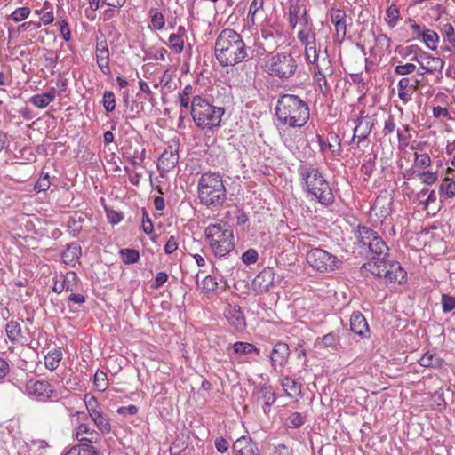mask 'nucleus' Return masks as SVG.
<instances>
[{"mask_svg": "<svg viewBox=\"0 0 455 455\" xmlns=\"http://www.w3.org/2000/svg\"><path fill=\"white\" fill-rule=\"evenodd\" d=\"M214 54L219 64L223 68L235 66L248 56L242 36L229 28L223 29L217 36Z\"/></svg>", "mask_w": 455, "mask_h": 455, "instance_id": "f257e3e1", "label": "nucleus"}, {"mask_svg": "<svg viewBox=\"0 0 455 455\" xmlns=\"http://www.w3.org/2000/svg\"><path fill=\"white\" fill-rule=\"evenodd\" d=\"M275 115L281 124L301 128L307 123L310 110L307 103L298 95L282 94L277 100Z\"/></svg>", "mask_w": 455, "mask_h": 455, "instance_id": "f03ea898", "label": "nucleus"}, {"mask_svg": "<svg viewBox=\"0 0 455 455\" xmlns=\"http://www.w3.org/2000/svg\"><path fill=\"white\" fill-rule=\"evenodd\" d=\"M197 197L202 205L212 211L222 207L228 199L222 174L217 172L203 173L197 183Z\"/></svg>", "mask_w": 455, "mask_h": 455, "instance_id": "7ed1b4c3", "label": "nucleus"}, {"mask_svg": "<svg viewBox=\"0 0 455 455\" xmlns=\"http://www.w3.org/2000/svg\"><path fill=\"white\" fill-rule=\"evenodd\" d=\"M299 173L305 182V191L315 196L324 206L331 205L335 197L329 182L319 169L307 164L299 167Z\"/></svg>", "mask_w": 455, "mask_h": 455, "instance_id": "20e7f679", "label": "nucleus"}, {"mask_svg": "<svg viewBox=\"0 0 455 455\" xmlns=\"http://www.w3.org/2000/svg\"><path fill=\"white\" fill-rule=\"evenodd\" d=\"M190 113L196 125L200 129H212L220 126L224 108L215 107L200 95L193 96Z\"/></svg>", "mask_w": 455, "mask_h": 455, "instance_id": "39448f33", "label": "nucleus"}, {"mask_svg": "<svg viewBox=\"0 0 455 455\" xmlns=\"http://www.w3.org/2000/svg\"><path fill=\"white\" fill-rule=\"evenodd\" d=\"M205 238L216 257H224L235 248L234 231L227 222L210 224L205 228Z\"/></svg>", "mask_w": 455, "mask_h": 455, "instance_id": "423d86ee", "label": "nucleus"}, {"mask_svg": "<svg viewBox=\"0 0 455 455\" xmlns=\"http://www.w3.org/2000/svg\"><path fill=\"white\" fill-rule=\"evenodd\" d=\"M267 73L280 78L281 80H288L291 78L298 68V64L291 53L280 52L274 54L267 61Z\"/></svg>", "mask_w": 455, "mask_h": 455, "instance_id": "0eeeda50", "label": "nucleus"}, {"mask_svg": "<svg viewBox=\"0 0 455 455\" xmlns=\"http://www.w3.org/2000/svg\"><path fill=\"white\" fill-rule=\"evenodd\" d=\"M306 258L309 266L320 273L333 272L340 268L343 264L336 255L319 247L308 251Z\"/></svg>", "mask_w": 455, "mask_h": 455, "instance_id": "6e6552de", "label": "nucleus"}, {"mask_svg": "<svg viewBox=\"0 0 455 455\" xmlns=\"http://www.w3.org/2000/svg\"><path fill=\"white\" fill-rule=\"evenodd\" d=\"M26 392L37 401L46 402L55 395V390L46 380L29 379L26 384Z\"/></svg>", "mask_w": 455, "mask_h": 455, "instance_id": "1a4fd4ad", "label": "nucleus"}, {"mask_svg": "<svg viewBox=\"0 0 455 455\" xmlns=\"http://www.w3.org/2000/svg\"><path fill=\"white\" fill-rule=\"evenodd\" d=\"M328 15L335 27L334 41L341 43L347 36V13L343 9L331 8Z\"/></svg>", "mask_w": 455, "mask_h": 455, "instance_id": "9d476101", "label": "nucleus"}, {"mask_svg": "<svg viewBox=\"0 0 455 455\" xmlns=\"http://www.w3.org/2000/svg\"><path fill=\"white\" fill-rule=\"evenodd\" d=\"M251 400L254 403L262 401V409L265 413H267L269 408L275 403L276 395L271 386L259 385L253 388Z\"/></svg>", "mask_w": 455, "mask_h": 455, "instance_id": "9b49d317", "label": "nucleus"}, {"mask_svg": "<svg viewBox=\"0 0 455 455\" xmlns=\"http://www.w3.org/2000/svg\"><path fill=\"white\" fill-rule=\"evenodd\" d=\"M179 148L177 145H169L158 158L157 169L160 172H169L179 163Z\"/></svg>", "mask_w": 455, "mask_h": 455, "instance_id": "f8f14e48", "label": "nucleus"}, {"mask_svg": "<svg viewBox=\"0 0 455 455\" xmlns=\"http://www.w3.org/2000/svg\"><path fill=\"white\" fill-rule=\"evenodd\" d=\"M312 64L314 65V76H321L324 78V76L333 75L334 70L327 50L324 51L323 55L318 54L316 50H314Z\"/></svg>", "mask_w": 455, "mask_h": 455, "instance_id": "ddd939ff", "label": "nucleus"}, {"mask_svg": "<svg viewBox=\"0 0 455 455\" xmlns=\"http://www.w3.org/2000/svg\"><path fill=\"white\" fill-rule=\"evenodd\" d=\"M275 270L273 267H265L252 281L253 290L258 293L268 292L274 284Z\"/></svg>", "mask_w": 455, "mask_h": 455, "instance_id": "4468645a", "label": "nucleus"}, {"mask_svg": "<svg viewBox=\"0 0 455 455\" xmlns=\"http://www.w3.org/2000/svg\"><path fill=\"white\" fill-rule=\"evenodd\" d=\"M232 449L237 455H260L258 443L249 435H243L235 440Z\"/></svg>", "mask_w": 455, "mask_h": 455, "instance_id": "2eb2a0df", "label": "nucleus"}, {"mask_svg": "<svg viewBox=\"0 0 455 455\" xmlns=\"http://www.w3.org/2000/svg\"><path fill=\"white\" fill-rule=\"evenodd\" d=\"M390 265L391 261L385 259L379 260H368V262L364 263L360 271L362 275L364 274V271H368L375 276L384 277L387 281V274L386 272H390Z\"/></svg>", "mask_w": 455, "mask_h": 455, "instance_id": "dca6fc26", "label": "nucleus"}, {"mask_svg": "<svg viewBox=\"0 0 455 455\" xmlns=\"http://www.w3.org/2000/svg\"><path fill=\"white\" fill-rule=\"evenodd\" d=\"M290 348L289 346L282 341L277 342L272 349L270 354L271 364L274 368H283L289 358Z\"/></svg>", "mask_w": 455, "mask_h": 455, "instance_id": "f3484780", "label": "nucleus"}, {"mask_svg": "<svg viewBox=\"0 0 455 455\" xmlns=\"http://www.w3.org/2000/svg\"><path fill=\"white\" fill-rule=\"evenodd\" d=\"M95 52L99 68L103 74L109 75V50L106 39L97 42Z\"/></svg>", "mask_w": 455, "mask_h": 455, "instance_id": "a211bd4d", "label": "nucleus"}, {"mask_svg": "<svg viewBox=\"0 0 455 455\" xmlns=\"http://www.w3.org/2000/svg\"><path fill=\"white\" fill-rule=\"evenodd\" d=\"M367 246L371 255L369 260L385 259L389 255V248L379 235L373 239Z\"/></svg>", "mask_w": 455, "mask_h": 455, "instance_id": "6ab92c4d", "label": "nucleus"}, {"mask_svg": "<svg viewBox=\"0 0 455 455\" xmlns=\"http://www.w3.org/2000/svg\"><path fill=\"white\" fill-rule=\"evenodd\" d=\"M78 281L79 278L76 273L74 271H68L63 276V279L60 283L57 280H55L54 285L52 290L56 293H60L63 291H73L76 288Z\"/></svg>", "mask_w": 455, "mask_h": 455, "instance_id": "aec40b11", "label": "nucleus"}, {"mask_svg": "<svg viewBox=\"0 0 455 455\" xmlns=\"http://www.w3.org/2000/svg\"><path fill=\"white\" fill-rule=\"evenodd\" d=\"M225 317L228 323L237 331H243L245 328V318L241 307L234 306L225 310Z\"/></svg>", "mask_w": 455, "mask_h": 455, "instance_id": "412c9836", "label": "nucleus"}, {"mask_svg": "<svg viewBox=\"0 0 455 455\" xmlns=\"http://www.w3.org/2000/svg\"><path fill=\"white\" fill-rule=\"evenodd\" d=\"M350 329L351 331L361 336L364 337L369 332V325L364 315L359 312H354L350 317Z\"/></svg>", "mask_w": 455, "mask_h": 455, "instance_id": "4be33fe9", "label": "nucleus"}, {"mask_svg": "<svg viewBox=\"0 0 455 455\" xmlns=\"http://www.w3.org/2000/svg\"><path fill=\"white\" fill-rule=\"evenodd\" d=\"M419 60L423 61V66H420L425 72L433 74L435 71H440L443 68L444 62L438 57H434L427 52L420 53Z\"/></svg>", "mask_w": 455, "mask_h": 455, "instance_id": "5701e85b", "label": "nucleus"}, {"mask_svg": "<svg viewBox=\"0 0 455 455\" xmlns=\"http://www.w3.org/2000/svg\"><path fill=\"white\" fill-rule=\"evenodd\" d=\"M372 125L373 124L371 122V119L368 116L358 119L357 124L354 129V135L352 140H355V139L357 138V144L364 140L371 133Z\"/></svg>", "mask_w": 455, "mask_h": 455, "instance_id": "b1692460", "label": "nucleus"}, {"mask_svg": "<svg viewBox=\"0 0 455 455\" xmlns=\"http://www.w3.org/2000/svg\"><path fill=\"white\" fill-rule=\"evenodd\" d=\"M81 256V246L77 243L72 242L67 245L65 251L61 254V259L65 264H74L79 260Z\"/></svg>", "mask_w": 455, "mask_h": 455, "instance_id": "393cba45", "label": "nucleus"}, {"mask_svg": "<svg viewBox=\"0 0 455 455\" xmlns=\"http://www.w3.org/2000/svg\"><path fill=\"white\" fill-rule=\"evenodd\" d=\"M355 234L358 243L362 246H367L379 235L372 228L363 225H358Z\"/></svg>", "mask_w": 455, "mask_h": 455, "instance_id": "a878e982", "label": "nucleus"}, {"mask_svg": "<svg viewBox=\"0 0 455 455\" xmlns=\"http://www.w3.org/2000/svg\"><path fill=\"white\" fill-rule=\"evenodd\" d=\"M395 52L402 58H408L411 55H413L411 60L417 61L420 66H423V61L419 60L420 53H422L423 51L417 44L408 46L397 45Z\"/></svg>", "mask_w": 455, "mask_h": 455, "instance_id": "bb28decb", "label": "nucleus"}, {"mask_svg": "<svg viewBox=\"0 0 455 455\" xmlns=\"http://www.w3.org/2000/svg\"><path fill=\"white\" fill-rule=\"evenodd\" d=\"M56 97V92L54 88H52L50 91L38 93L32 96L29 100V102L38 108H46L52 101L54 100Z\"/></svg>", "mask_w": 455, "mask_h": 455, "instance_id": "cd10ccee", "label": "nucleus"}, {"mask_svg": "<svg viewBox=\"0 0 455 455\" xmlns=\"http://www.w3.org/2000/svg\"><path fill=\"white\" fill-rule=\"evenodd\" d=\"M390 272H386L387 274V282L389 283H402L407 279L406 271L401 267L400 263L397 261H391L390 265Z\"/></svg>", "mask_w": 455, "mask_h": 455, "instance_id": "c85d7f7f", "label": "nucleus"}, {"mask_svg": "<svg viewBox=\"0 0 455 455\" xmlns=\"http://www.w3.org/2000/svg\"><path fill=\"white\" fill-rule=\"evenodd\" d=\"M91 419L102 434H108L111 432V424L108 417L105 415L102 411L93 413Z\"/></svg>", "mask_w": 455, "mask_h": 455, "instance_id": "c756f323", "label": "nucleus"}, {"mask_svg": "<svg viewBox=\"0 0 455 455\" xmlns=\"http://www.w3.org/2000/svg\"><path fill=\"white\" fill-rule=\"evenodd\" d=\"M62 359V352L60 348H55L53 351L49 352L44 357L45 367L50 371H54L59 367L60 362Z\"/></svg>", "mask_w": 455, "mask_h": 455, "instance_id": "7c9ffc66", "label": "nucleus"}, {"mask_svg": "<svg viewBox=\"0 0 455 455\" xmlns=\"http://www.w3.org/2000/svg\"><path fill=\"white\" fill-rule=\"evenodd\" d=\"M5 332H6L8 339L12 343L19 341L22 337L21 326L16 321H10L6 323Z\"/></svg>", "mask_w": 455, "mask_h": 455, "instance_id": "2f4dec72", "label": "nucleus"}, {"mask_svg": "<svg viewBox=\"0 0 455 455\" xmlns=\"http://www.w3.org/2000/svg\"><path fill=\"white\" fill-rule=\"evenodd\" d=\"M232 347L234 352L239 355H249L251 353L259 355V349L251 343L237 341Z\"/></svg>", "mask_w": 455, "mask_h": 455, "instance_id": "473e14b6", "label": "nucleus"}, {"mask_svg": "<svg viewBox=\"0 0 455 455\" xmlns=\"http://www.w3.org/2000/svg\"><path fill=\"white\" fill-rule=\"evenodd\" d=\"M439 194L441 197L453 198L455 196V181L449 177H445L439 186Z\"/></svg>", "mask_w": 455, "mask_h": 455, "instance_id": "72a5a7b5", "label": "nucleus"}, {"mask_svg": "<svg viewBox=\"0 0 455 455\" xmlns=\"http://www.w3.org/2000/svg\"><path fill=\"white\" fill-rule=\"evenodd\" d=\"M80 443L76 444L77 451H80L79 455H96V449L92 445L94 443V438H82L79 439Z\"/></svg>", "mask_w": 455, "mask_h": 455, "instance_id": "f704fd0d", "label": "nucleus"}, {"mask_svg": "<svg viewBox=\"0 0 455 455\" xmlns=\"http://www.w3.org/2000/svg\"><path fill=\"white\" fill-rule=\"evenodd\" d=\"M390 204L391 203H388L387 206H389ZM371 212H373L374 215L379 219H386L389 215L390 209L385 206L383 198L378 197L371 206Z\"/></svg>", "mask_w": 455, "mask_h": 455, "instance_id": "c9c22d12", "label": "nucleus"}, {"mask_svg": "<svg viewBox=\"0 0 455 455\" xmlns=\"http://www.w3.org/2000/svg\"><path fill=\"white\" fill-rule=\"evenodd\" d=\"M282 387L289 396L299 395L301 392L300 385L290 377H285L282 380Z\"/></svg>", "mask_w": 455, "mask_h": 455, "instance_id": "e433bc0d", "label": "nucleus"}, {"mask_svg": "<svg viewBox=\"0 0 455 455\" xmlns=\"http://www.w3.org/2000/svg\"><path fill=\"white\" fill-rule=\"evenodd\" d=\"M386 15H387L386 20H387V25L390 28L395 27L397 25L399 20L401 19L400 10L395 4H393L387 7V9L386 11Z\"/></svg>", "mask_w": 455, "mask_h": 455, "instance_id": "4c0bfd02", "label": "nucleus"}, {"mask_svg": "<svg viewBox=\"0 0 455 455\" xmlns=\"http://www.w3.org/2000/svg\"><path fill=\"white\" fill-rule=\"evenodd\" d=\"M120 255L123 262L126 265L136 263L140 259V252L135 249H121Z\"/></svg>", "mask_w": 455, "mask_h": 455, "instance_id": "58836bf2", "label": "nucleus"}, {"mask_svg": "<svg viewBox=\"0 0 455 455\" xmlns=\"http://www.w3.org/2000/svg\"><path fill=\"white\" fill-rule=\"evenodd\" d=\"M422 38L425 42L426 45L430 50H435L436 49V44L439 41V36L435 31L430 30V29H425L422 31Z\"/></svg>", "mask_w": 455, "mask_h": 455, "instance_id": "ea45409f", "label": "nucleus"}, {"mask_svg": "<svg viewBox=\"0 0 455 455\" xmlns=\"http://www.w3.org/2000/svg\"><path fill=\"white\" fill-rule=\"evenodd\" d=\"M321 343L323 347L337 350L339 344V336L334 332H329L321 339Z\"/></svg>", "mask_w": 455, "mask_h": 455, "instance_id": "a19ab883", "label": "nucleus"}, {"mask_svg": "<svg viewBox=\"0 0 455 455\" xmlns=\"http://www.w3.org/2000/svg\"><path fill=\"white\" fill-rule=\"evenodd\" d=\"M443 32L445 35V39L451 44V46H446L445 50L449 52L455 51V30L451 23L443 25Z\"/></svg>", "mask_w": 455, "mask_h": 455, "instance_id": "79ce46f5", "label": "nucleus"}, {"mask_svg": "<svg viewBox=\"0 0 455 455\" xmlns=\"http://www.w3.org/2000/svg\"><path fill=\"white\" fill-rule=\"evenodd\" d=\"M84 221L83 217H78L77 219L75 217H70L68 221V232L73 237H76L78 234L81 232L83 226L82 222Z\"/></svg>", "mask_w": 455, "mask_h": 455, "instance_id": "37998d69", "label": "nucleus"}, {"mask_svg": "<svg viewBox=\"0 0 455 455\" xmlns=\"http://www.w3.org/2000/svg\"><path fill=\"white\" fill-rule=\"evenodd\" d=\"M194 92V88L192 85H186L182 92L179 93L180 107L186 109H188L191 107L190 104V97Z\"/></svg>", "mask_w": 455, "mask_h": 455, "instance_id": "c03bdc74", "label": "nucleus"}, {"mask_svg": "<svg viewBox=\"0 0 455 455\" xmlns=\"http://www.w3.org/2000/svg\"><path fill=\"white\" fill-rule=\"evenodd\" d=\"M305 423V416L300 412H292L286 419V426L289 428H299Z\"/></svg>", "mask_w": 455, "mask_h": 455, "instance_id": "a18cd8bd", "label": "nucleus"}, {"mask_svg": "<svg viewBox=\"0 0 455 455\" xmlns=\"http://www.w3.org/2000/svg\"><path fill=\"white\" fill-rule=\"evenodd\" d=\"M84 402L90 417L101 410L96 398L92 394H85Z\"/></svg>", "mask_w": 455, "mask_h": 455, "instance_id": "49530a36", "label": "nucleus"}, {"mask_svg": "<svg viewBox=\"0 0 455 455\" xmlns=\"http://www.w3.org/2000/svg\"><path fill=\"white\" fill-rule=\"evenodd\" d=\"M102 104L105 110L109 113L116 108V97L113 92L106 91L103 94Z\"/></svg>", "mask_w": 455, "mask_h": 455, "instance_id": "de8ad7c7", "label": "nucleus"}, {"mask_svg": "<svg viewBox=\"0 0 455 455\" xmlns=\"http://www.w3.org/2000/svg\"><path fill=\"white\" fill-rule=\"evenodd\" d=\"M169 43L172 49L177 53H180L184 48V40L181 38V35L171 34L169 36Z\"/></svg>", "mask_w": 455, "mask_h": 455, "instance_id": "09e8293b", "label": "nucleus"}, {"mask_svg": "<svg viewBox=\"0 0 455 455\" xmlns=\"http://www.w3.org/2000/svg\"><path fill=\"white\" fill-rule=\"evenodd\" d=\"M234 221H235L236 225H244L248 221V216L243 208L234 204Z\"/></svg>", "mask_w": 455, "mask_h": 455, "instance_id": "8fccbe9b", "label": "nucleus"}, {"mask_svg": "<svg viewBox=\"0 0 455 455\" xmlns=\"http://www.w3.org/2000/svg\"><path fill=\"white\" fill-rule=\"evenodd\" d=\"M29 14L30 9L28 7H20L12 12L10 18L15 22H20L27 19Z\"/></svg>", "mask_w": 455, "mask_h": 455, "instance_id": "3c124183", "label": "nucleus"}, {"mask_svg": "<svg viewBox=\"0 0 455 455\" xmlns=\"http://www.w3.org/2000/svg\"><path fill=\"white\" fill-rule=\"evenodd\" d=\"M441 302L443 313H449L455 308V297L453 296L443 294Z\"/></svg>", "mask_w": 455, "mask_h": 455, "instance_id": "603ef678", "label": "nucleus"}, {"mask_svg": "<svg viewBox=\"0 0 455 455\" xmlns=\"http://www.w3.org/2000/svg\"><path fill=\"white\" fill-rule=\"evenodd\" d=\"M94 384L100 390L104 391L108 387V379L106 373L101 371H97L94 374Z\"/></svg>", "mask_w": 455, "mask_h": 455, "instance_id": "864d4df0", "label": "nucleus"}, {"mask_svg": "<svg viewBox=\"0 0 455 455\" xmlns=\"http://www.w3.org/2000/svg\"><path fill=\"white\" fill-rule=\"evenodd\" d=\"M218 288L216 278L212 275H207L203 280L202 289L205 293L215 291Z\"/></svg>", "mask_w": 455, "mask_h": 455, "instance_id": "5fc2aeb1", "label": "nucleus"}, {"mask_svg": "<svg viewBox=\"0 0 455 455\" xmlns=\"http://www.w3.org/2000/svg\"><path fill=\"white\" fill-rule=\"evenodd\" d=\"M300 7L298 4H291L289 8V23L294 28L298 23Z\"/></svg>", "mask_w": 455, "mask_h": 455, "instance_id": "6e6d98bb", "label": "nucleus"}, {"mask_svg": "<svg viewBox=\"0 0 455 455\" xmlns=\"http://www.w3.org/2000/svg\"><path fill=\"white\" fill-rule=\"evenodd\" d=\"M259 258L258 251L255 249H249L242 255V260L246 265L254 264Z\"/></svg>", "mask_w": 455, "mask_h": 455, "instance_id": "4d7b16f0", "label": "nucleus"}, {"mask_svg": "<svg viewBox=\"0 0 455 455\" xmlns=\"http://www.w3.org/2000/svg\"><path fill=\"white\" fill-rule=\"evenodd\" d=\"M416 70L413 63L400 64L395 67V73L400 76L410 75Z\"/></svg>", "mask_w": 455, "mask_h": 455, "instance_id": "13d9d810", "label": "nucleus"}, {"mask_svg": "<svg viewBox=\"0 0 455 455\" xmlns=\"http://www.w3.org/2000/svg\"><path fill=\"white\" fill-rule=\"evenodd\" d=\"M142 229L147 234L149 235L153 232L154 227L151 219L149 218L147 210L142 208Z\"/></svg>", "mask_w": 455, "mask_h": 455, "instance_id": "bf43d9fd", "label": "nucleus"}, {"mask_svg": "<svg viewBox=\"0 0 455 455\" xmlns=\"http://www.w3.org/2000/svg\"><path fill=\"white\" fill-rule=\"evenodd\" d=\"M50 188L49 175L46 173L44 176H41L35 184V190L37 192H43L48 190Z\"/></svg>", "mask_w": 455, "mask_h": 455, "instance_id": "052dcab7", "label": "nucleus"}, {"mask_svg": "<svg viewBox=\"0 0 455 455\" xmlns=\"http://www.w3.org/2000/svg\"><path fill=\"white\" fill-rule=\"evenodd\" d=\"M416 156H415V165L416 166H419V167H421V168H424V167H428L431 165V158L429 156L428 154L427 153H424V154H415Z\"/></svg>", "mask_w": 455, "mask_h": 455, "instance_id": "680f3d73", "label": "nucleus"}, {"mask_svg": "<svg viewBox=\"0 0 455 455\" xmlns=\"http://www.w3.org/2000/svg\"><path fill=\"white\" fill-rule=\"evenodd\" d=\"M376 45L381 49L389 50L391 46V39L386 35L380 33L376 38Z\"/></svg>", "mask_w": 455, "mask_h": 455, "instance_id": "e2e57ef3", "label": "nucleus"}, {"mask_svg": "<svg viewBox=\"0 0 455 455\" xmlns=\"http://www.w3.org/2000/svg\"><path fill=\"white\" fill-rule=\"evenodd\" d=\"M395 127L396 125L395 123L394 116L392 115H389L388 117L384 122L382 132L385 136L388 135L395 130Z\"/></svg>", "mask_w": 455, "mask_h": 455, "instance_id": "0e129e2a", "label": "nucleus"}, {"mask_svg": "<svg viewBox=\"0 0 455 455\" xmlns=\"http://www.w3.org/2000/svg\"><path fill=\"white\" fill-rule=\"evenodd\" d=\"M419 177L423 183L427 185H432L437 180V174L432 172H422L419 174Z\"/></svg>", "mask_w": 455, "mask_h": 455, "instance_id": "69168bd1", "label": "nucleus"}, {"mask_svg": "<svg viewBox=\"0 0 455 455\" xmlns=\"http://www.w3.org/2000/svg\"><path fill=\"white\" fill-rule=\"evenodd\" d=\"M215 447L217 451L220 453H225L229 447V443L226 438L223 436H219L214 441Z\"/></svg>", "mask_w": 455, "mask_h": 455, "instance_id": "338daca9", "label": "nucleus"}, {"mask_svg": "<svg viewBox=\"0 0 455 455\" xmlns=\"http://www.w3.org/2000/svg\"><path fill=\"white\" fill-rule=\"evenodd\" d=\"M168 279V275L164 272H158L155 277V282L151 285L153 289H159L164 283H166Z\"/></svg>", "mask_w": 455, "mask_h": 455, "instance_id": "774afa93", "label": "nucleus"}]
</instances>
